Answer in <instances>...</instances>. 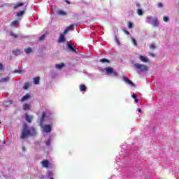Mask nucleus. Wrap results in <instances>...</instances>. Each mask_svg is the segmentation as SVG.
Here are the masks:
<instances>
[{
	"mask_svg": "<svg viewBox=\"0 0 179 179\" xmlns=\"http://www.w3.org/2000/svg\"><path fill=\"white\" fill-rule=\"evenodd\" d=\"M36 135H37V131L36 130V128L31 127L29 129L27 124H24L22 125L20 139H26V138H30V136H36Z\"/></svg>",
	"mask_w": 179,
	"mask_h": 179,
	"instance_id": "nucleus-1",
	"label": "nucleus"
},
{
	"mask_svg": "<svg viewBox=\"0 0 179 179\" xmlns=\"http://www.w3.org/2000/svg\"><path fill=\"white\" fill-rule=\"evenodd\" d=\"M134 66L136 69H138L141 72H148V71H149V69L145 64L136 63L134 64Z\"/></svg>",
	"mask_w": 179,
	"mask_h": 179,
	"instance_id": "nucleus-2",
	"label": "nucleus"
},
{
	"mask_svg": "<svg viewBox=\"0 0 179 179\" xmlns=\"http://www.w3.org/2000/svg\"><path fill=\"white\" fill-rule=\"evenodd\" d=\"M104 70L106 71V75H113V76H114L115 78H117V76H118V73L114 71V69H113V67H106Z\"/></svg>",
	"mask_w": 179,
	"mask_h": 179,
	"instance_id": "nucleus-3",
	"label": "nucleus"
},
{
	"mask_svg": "<svg viewBox=\"0 0 179 179\" xmlns=\"http://www.w3.org/2000/svg\"><path fill=\"white\" fill-rule=\"evenodd\" d=\"M148 20H152V26L154 27H157L159 26V20L157 18H154L152 17L148 16L147 17Z\"/></svg>",
	"mask_w": 179,
	"mask_h": 179,
	"instance_id": "nucleus-4",
	"label": "nucleus"
},
{
	"mask_svg": "<svg viewBox=\"0 0 179 179\" xmlns=\"http://www.w3.org/2000/svg\"><path fill=\"white\" fill-rule=\"evenodd\" d=\"M65 41H66V38H65V35L60 34L58 40H57V43L59 44H61L62 43H65Z\"/></svg>",
	"mask_w": 179,
	"mask_h": 179,
	"instance_id": "nucleus-5",
	"label": "nucleus"
},
{
	"mask_svg": "<svg viewBox=\"0 0 179 179\" xmlns=\"http://www.w3.org/2000/svg\"><path fill=\"white\" fill-rule=\"evenodd\" d=\"M33 115H29V114H25V120L27 122H28L29 124H31V121L33 120Z\"/></svg>",
	"mask_w": 179,
	"mask_h": 179,
	"instance_id": "nucleus-6",
	"label": "nucleus"
},
{
	"mask_svg": "<svg viewBox=\"0 0 179 179\" xmlns=\"http://www.w3.org/2000/svg\"><path fill=\"white\" fill-rule=\"evenodd\" d=\"M25 12H26V8H22V10H20V11H18V12L17 13L16 16H17V17H22V16L25 13Z\"/></svg>",
	"mask_w": 179,
	"mask_h": 179,
	"instance_id": "nucleus-7",
	"label": "nucleus"
},
{
	"mask_svg": "<svg viewBox=\"0 0 179 179\" xmlns=\"http://www.w3.org/2000/svg\"><path fill=\"white\" fill-rule=\"evenodd\" d=\"M45 115H46L45 112H43L42 116L41 118V122H40L41 127H43V124H44V120L45 119Z\"/></svg>",
	"mask_w": 179,
	"mask_h": 179,
	"instance_id": "nucleus-8",
	"label": "nucleus"
},
{
	"mask_svg": "<svg viewBox=\"0 0 179 179\" xmlns=\"http://www.w3.org/2000/svg\"><path fill=\"white\" fill-rule=\"evenodd\" d=\"M44 131L45 132H46V134H49V132H51V126L50 124L45 125Z\"/></svg>",
	"mask_w": 179,
	"mask_h": 179,
	"instance_id": "nucleus-9",
	"label": "nucleus"
},
{
	"mask_svg": "<svg viewBox=\"0 0 179 179\" xmlns=\"http://www.w3.org/2000/svg\"><path fill=\"white\" fill-rule=\"evenodd\" d=\"M74 45H71V43H68V48L69 50H71V51H73V52H75L76 54H78V52L75 50V46Z\"/></svg>",
	"mask_w": 179,
	"mask_h": 179,
	"instance_id": "nucleus-10",
	"label": "nucleus"
},
{
	"mask_svg": "<svg viewBox=\"0 0 179 179\" xmlns=\"http://www.w3.org/2000/svg\"><path fill=\"white\" fill-rule=\"evenodd\" d=\"M24 52L27 54V55H30V54H33V50L31 48L29 47L24 49Z\"/></svg>",
	"mask_w": 179,
	"mask_h": 179,
	"instance_id": "nucleus-11",
	"label": "nucleus"
},
{
	"mask_svg": "<svg viewBox=\"0 0 179 179\" xmlns=\"http://www.w3.org/2000/svg\"><path fill=\"white\" fill-rule=\"evenodd\" d=\"M57 15L59 16H66L68 13L64 11L63 10H59L57 12Z\"/></svg>",
	"mask_w": 179,
	"mask_h": 179,
	"instance_id": "nucleus-12",
	"label": "nucleus"
},
{
	"mask_svg": "<svg viewBox=\"0 0 179 179\" xmlns=\"http://www.w3.org/2000/svg\"><path fill=\"white\" fill-rule=\"evenodd\" d=\"M41 163L43 167H45V169H48V164H50L48 160H43Z\"/></svg>",
	"mask_w": 179,
	"mask_h": 179,
	"instance_id": "nucleus-13",
	"label": "nucleus"
},
{
	"mask_svg": "<svg viewBox=\"0 0 179 179\" xmlns=\"http://www.w3.org/2000/svg\"><path fill=\"white\" fill-rule=\"evenodd\" d=\"M23 5H24V3H23V2L15 4L13 7L14 10H16V9H17V8H20V7L23 6Z\"/></svg>",
	"mask_w": 179,
	"mask_h": 179,
	"instance_id": "nucleus-14",
	"label": "nucleus"
},
{
	"mask_svg": "<svg viewBox=\"0 0 179 179\" xmlns=\"http://www.w3.org/2000/svg\"><path fill=\"white\" fill-rule=\"evenodd\" d=\"M140 61H141V62H148V57H145V56H142L140 55Z\"/></svg>",
	"mask_w": 179,
	"mask_h": 179,
	"instance_id": "nucleus-15",
	"label": "nucleus"
},
{
	"mask_svg": "<svg viewBox=\"0 0 179 179\" xmlns=\"http://www.w3.org/2000/svg\"><path fill=\"white\" fill-rule=\"evenodd\" d=\"M30 97V94H26L21 99V101H26V100H29V98Z\"/></svg>",
	"mask_w": 179,
	"mask_h": 179,
	"instance_id": "nucleus-16",
	"label": "nucleus"
},
{
	"mask_svg": "<svg viewBox=\"0 0 179 179\" xmlns=\"http://www.w3.org/2000/svg\"><path fill=\"white\" fill-rule=\"evenodd\" d=\"M30 104L25 103L23 105L22 108L24 110V111H27V110H30Z\"/></svg>",
	"mask_w": 179,
	"mask_h": 179,
	"instance_id": "nucleus-17",
	"label": "nucleus"
},
{
	"mask_svg": "<svg viewBox=\"0 0 179 179\" xmlns=\"http://www.w3.org/2000/svg\"><path fill=\"white\" fill-rule=\"evenodd\" d=\"M21 51L20 49H15L13 51V54H14V55H20Z\"/></svg>",
	"mask_w": 179,
	"mask_h": 179,
	"instance_id": "nucleus-18",
	"label": "nucleus"
},
{
	"mask_svg": "<svg viewBox=\"0 0 179 179\" xmlns=\"http://www.w3.org/2000/svg\"><path fill=\"white\" fill-rule=\"evenodd\" d=\"M34 83L35 85H38V83H40V77L34 78Z\"/></svg>",
	"mask_w": 179,
	"mask_h": 179,
	"instance_id": "nucleus-19",
	"label": "nucleus"
},
{
	"mask_svg": "<svg viewBox=\"0 0 179 179\" xmlns=\"http://www.w3.org/2000/svg\"><path fill=\"white\" fill-rule=\"evenodd\" d=\"M86 89H87V87H86V85H80V92H86Z\"/></svg>",
	"mask_w": 179,
	"mask_h": 179,
	"instance_id": "nucleus-20",
	"label": "nucleus"
},
{
	"mask_svg": "<svg viewBox=\"0 0 179 179\" xmlns=\"http://www.w3.org/2000/svg\"><path fill=\"white\" fill-rule=\"evenodd\" d=\"M100 62H102V64H105V62L110 64V60L108 59L103 58L100 59Z\"/></svg>",
	"mask_w": 179,
	"mask_h": 179,
	"instance_id": "nucleus-21",
	"label": "nucleus"
},
{
	"mask_svg": "<svg viewBox=\"0 0 179 179\" xmlns=\"http://www.w3.org/2000/svg\"><path fill=\"white\" fill-rule=\"evenodd\" d=\"M64 66H65V64L64 63L55 65V67L57 68V69H61V68H64Z\"/></svg>",
	"mask_w": 179,
	"mask_h": 179,
	"instance_id": "nucleus-22",
	"label": "nucleus"
},
{
	"mask_svg": "<svg viewBox=\"0 0 179 179\" xmlns=\"http://www.w3.org/2000/svg\"><path fill=\"white\" fill-rule=\"evenodd\" d=\"M10 36H11V37H13V38H17V37H19L17 34H15L12 31H10Z\"/></svg>",
	"mask_w": 179,
	"mask_h": 179,
	"instance_id": "nucleus-23",
	"label": "nucleus"
},
{
	"mask_svg": "<svg viewBox=\"0 0 179 179\" xmlns=\"http://www.w3.org/2000/svg\"><path fill=\"white\" fill-rule=\"evenodd\" d=\"M137 15H138V16H142L143 15V11L141 9H138Z\"/></svg>",
	"mask_w": 179,
	"mask_h": 179,
	"instance_id": "nucleus-24",
	"label": "nucleus"
},
{
	"mask_svg": "<svg viewBox=\"0 0 179 179\" xmlns=\"http://www.w3.org/2000/svg\"><path fill=\"white\" fill-rule=\"evenodd\" d=\"M131 42L135 45V47L138 46V43H136V40H135V38H131Z\"/></svg>",
	"mask_w": 179,
	"mask_h": 179,
	"instance_id": "nucleus-25",
	"label": "nucleus"
},
{
	"mask_svg": "<svg viewBox=\"0 0 179 179\" xmlns=\"http://www.w3.org/2000/svg\"><path fill=\"white\" fill-rule=\"evenodd\" d=\"M23 89L24 90H27V89H29V83H24V87H23Z\"/></svg>",
	"mask_w": 179,
	"mask_h": 179,
	"instance_id": "nucleus-26",
	"label": "nucleus"
},
{
	"mask_svg": "<svg viewBox=\"0 0 179 179\" xmlns=\"http://www.w3.org/2000/svg\"><path fill=\"white\" fill-rule=\"evenodd\" d=\"M45 35H42V36H41L40 37H39V39H38V41H43V40H45Z\"/></svg>",
	"mask_w": 179,
	"mask_h": 179,
	"instance_id": "nucleus-27",
	"label": "nucleus"
},
{
	"mask_svg": "<svg viewBox=\"0 0 179 179\" xmlns=\"http://www.w3.org/2000/svg\"><path fill=\"white\" fill-rule=\"evenodd\" d=\"M128 27L129 29H132L134 27V24L131 22H128Z\"/></svg>",
	"mask_w": 179,
	"mask_h": 179,
	"instance_id": "nucleus-28",
	"label": "nucleus"
},
{
	"mask_svg": "<svg viewBox=\"0 0 179 179\" xmlns=\"http://www.w3.org/2000/svg\"><path fill=\"white\" fill-rule=\"evenodd\" d=\"M163 20H164V22H169V20H170V19L169 18V17L164 16V17H163Z\"/></svg>",
	"mask_w": 179,
	"mask_h": 179,
	"instance_id": "nucleus-29",
	"label": "nucleus"
},
{
	"mask_svg": "<svg viewBox=\"0 0 179 179\" xmlns=\"http://www.w3.org/2000/svg\"><path fill=\"white\" fill-rule=\"evenodd\" d=\"M150 48L152 50L156 49V45H155V43H152L151 45H150Z\"/></svg>",
	"mask_w": 179,
	"mask_h": 179,
	"instance_id": "nucleus-30",
	"label": "nucleus"
},
{
	"mask_svg": "<svg viewBox=\"0 0 179 179\" xmlns=\"http://www.w3.org/2000/svg\"><path fill=\"white\" fill-rule=\"evenodd\" d=\"M38 178L39 179H44V175L41 174V173H38Z\"/></svg>",
	"mask_w": 179,
	"mask_h": 179,
	"instance_id": "nucleus-31",
	"label": "nucleus"
},
{
	"mask_svg": "<svg viewBox=\"0 0 179 179\" xmlns=\"http://www.w3.org/2000/svg\"><path fill=\"white\" fill-rule=\"evenodd\" d=\"M9 80V77H6L1 79V82H8Z\"/></svg>",
	"mask_w": 179,
	"mask_h": 179,
	"instance_id": "nucleus-32",
	"label": "nucleus"
},
{
	"mask_svg": "<svg viewBox=\"0 0 179 179\" xmlns=\"http://www.w3.org/2000/svg\"><path fill=\"white\" fill-rule=\"evenodd\" d=\"M19 23V21L15 20L11 22L12 26H15V24H17Z\"/></svg>",
	"mask_w": 179,
	"mask_h": 179,
	"instance_id": "nucleus-33",
	"label": "nucleus"
},
{
	"mask_svg": "<svg viewBox=\"0 0 179 179\" xmlns=\"http://www.w3.org/2000/svg\"><path fill=\"white\" fill-rule=\"evenodd\" d=\"M115 41L117 43V44H120V41L118 40V37L117 36H115Z\"/></svg>",
	"mask_w": 179,
	"mask_h": 179,
	"instance_id": "nucleus-34",
	"label": "nucleus"
},
{
	"mask_svg": "<svg viewBox=\"0 0 179 179\" xmlns=\"http://www.w3.org/2000/svg\"><path fill=\"white\" fill-rule=\"evenodd\" d=\"M51 145V140L50 139H48L47 141H46V146H50Z\"/></svg>",
	"mask_w": 179,
	"mask_h": 179,
	"instance_id": "nucleus-35",
	"label": "nucleus"
},
{
	"mask_svg": "<svg viewBox=\"0 0 179 179\" xmlns=\"http://www.w3.org/2000/svg\"><path fill=\"white\" fill-rule=\"evenodd\" d=\"M122 31H124V33L127 36H129V34H131V33H129V31H127L126 29H122Z\"/></svg>",
	"mask_w": 179,
	"mask_h": 179,
	"instance_id": "nucleus-36",
	"label": "nucleus"
},
{
	"mask_svg": "<svg viewBox=\"0 0 179 179\" xmlns=\"http://www.w3.org/2000/svg\"><path fill=\"white\" fill-rule=\"evenodd\" d=\"M73 27V24H70L67 28H66V29L67 30H72V28Z\"/></svg>",
	"mask_w": 179,
	"mask_h": 179,
	"instance_id": "nucleus-37",
	"label": "nucleus"
},
{
	"mask_svg": "<svg viewBox=\"0 0 179 179\" xmlns=\"http://www.w3.org/2000/svg\"><path fill=\"white\" fill-rule=\"evenodd\" d=\"M0 71H5V69L3 68V64H2V63H0Z\"/></svg>",
	"mask_w": 179,
	"mask_h": 179,
	"instance_id": "nucleus-38",
	"label": "nucleus"
},
{
	"mask_svg": "<svg viewBox=\"0 0 179 179\" xmlns=\"http://www.w3.org/2000/svg\"><path fill=\"white\" fill-rule=\"evenodd\" d=\"M13 73H22V70H15Z\"/></svg>",
	"mask_w": 179,
	"mask_h": 179,
	"instance_id": "nucleus-39",
	"label": "nucleus"
},
{
	"mask_svg": "<svg viewBox=\"0 0 179 179\" xmlns=\"http://www.w3.org/2000/svg\"><path fill=\"white\" fill-rule=\"evenodd\" d=\"M127 83L129 85H131V86H134V84L133 83V82L131 80H129Z\"/></svg>",
	"mask_w": 179,
	"mask_h": 179,
	"instance_id": "nucleus-40",
	"label": "nucleus"
},
{
	"mask_svg": "<svg viewBox=\"0 0 179 179\" xmlns=\"http://www.w3.org/2000/svg\"><path fill=\"white\" fill-rule=\"evenodd\" d=\"M68 31H69L67 29H64V32L62 33L61 34H63V36H65V34H66L68 33Z\"/></svg>",
	"mask_w": 179,
	"mask_h": 179,
	"instance_id": "nucleus-41",
	"label": "nucleus"
},
{
	"mask_svg": "<svg viewBox=\"0 0 179 179\" xmlns=\"http://www.w3.org/2000/svg\"><path fill=\"white\" fill-rule=\"evenodd\" d=\"M123 79H124V80L125 82H127V81L129 80V78H128V77H127V76H124V77H123Z\"/></svg>",
	"mask_w": 179,
	"mask_h": 179,
	"instance_id": "nucleus-42",
	"label": "nucleus"
},
{
	"mask_svg": "<svg viewBox=\"0 0 179 179\" xmlns=\"http://www.w3.org/2000/svg\"><path fill=\"white\" fill-rule=\"evenodd\" d=\"M157 6H158V8H163V3H159Z\"/></svg>",
	"mask_w": 179,
	"mask_h": 179,
	"instance_id": "nucleus-43",
	"label": "nucleus"
},
{
	"mask_svg": "<svg viewBox=\"0 0 179 179\" xmlns=\"http://www.w3.org/2000/svg\"><path fill=\"white\" fill-rule=\"evenodd\" d=\"M132 97H133L134 99H136V97H138V94H132Z\"/></svg>",
	"mask_w": 179,
	"mask_h": 179,
	"instance_id": "nucleus-44",
	"label": "nucleus"
},
{
	"mask_svg": "<svg viewBox=\"0 0 179 179\" xmlns=\"http://www.w3.org/2000/svg\"><path fill=\"white\" fill-rule=\"evenodd\" d=\"M149 55H150V57H155V53L150 52V53H149Z\"/></svg>",
	"mask_w": 179,
	"mask_h": 179,
	"instance_id": "nucleus-45",
	"label": "nucleus"
},
{
	"mask_svg": "<svg viewBox=\"0 0 179 179\" xmlns=\"http://www.w3.org/2000/svg\"><path fill=\"white\" fill-rule=\"evenodd\" d=\"M66 3H67V5H71V1L66 0Z\"/></svg>",
	"mask_w": 179,
	"mask_h": 179,
	"instance_id": "nucleus-46",
	"label": "nucleus"
},
{
	"mask_svg": "<svg viewBox=\"0 0 179 179\" xmlns=\"http://www.w3.org/2000/svg\"><path fill=\"white\" fill-rule=\"evenodd\" d=\"M135 101H136V103H138V101H139V99L138 98H136Z\"/></svg>",
	"mask_w": 179,
	"mask_h": 179,
	"instance_id": "nucleus-47",
	"label": "nucleus"
},
{
	"mask_svg": "<svg viewBox=\"0 0 179 179\" xmlns=\"http://www.w3.org/2000/svg\"><path fill=\"white\" fill-rule=\"evenodd\" d=\"M136 7H137V8H141V5H140L139 3H137V4H136Z\"/></svg>",
	"mask_w": 179,
	"mask_h": 179,
	"instance_id": "nucleus-48",
	"label": "nucleus"
},
{
	"mask_svg": "<svg viewBox=\"0 0 179 179\" xmlns=\"http://www.w3.org/2000/svg\"><path fill=\"white\" fill-rule=\"evenodd\" d=\"M22 150H23V152H26V148L22 147Z\"/></svg>",
	"mask_w": 179,
	"mask_h": 179,
	"instance_id": "nucleus-49",
	"label": "nucleus"
},
{
	"mask_svg": "<svg viewBox=\"0 0 179 179\" xmlns=\"http://www.w3.org/2000/svg\"><path fill=\"white\" fill-rule=\"evenodd\" d=\"M138 113H142V109H138Z\"/></svg>",
	"mask_w": 179,
	"mask_h": 179,
	"instance_id": "nucleus-50",
	"label": "nucleus"
},
{
	"mask_svg": "<svg viewBox=\"0 0 179 179\" xmlns=\"http://www.w3.org/2000/svg\"><path fill=\"white\" fill-rule=\"evenodd\" d=\"M49 176H52V173L51 172H50Z\"/></svg>",
	"mask_w": 179,
	"mask_h": 179,
	"instance_id": "nucleus-51",
	"label": "nucleus"
},
{
	"mask_svg": "<svg viewBox=\"0 0 179 179\" xmlns=\"http://www.w3.org/2000/svg\"><path fill=\"white\" fill-rule=\"evenodd\" d=\"M0 124H1V122H0Z\"/></svg>",
	"mask_w": 179,
	"mask_h": 179,
	"instance_id": "nucleus-52",
	"label": "nucleus"
}]
</instances>
